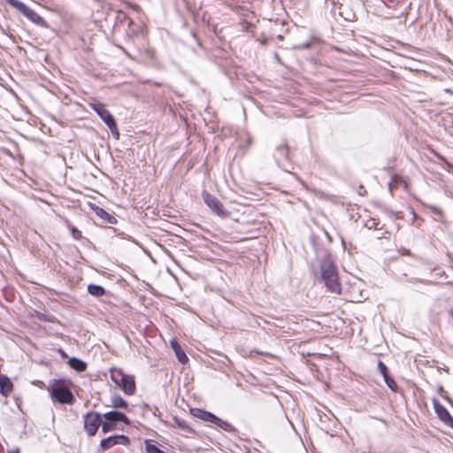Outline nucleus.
Here are the masks:
<instances>
[{
	"label": "nucleus",
	"mask_w": 453,
	"mask_h": 453,
	"mask_svg": "<svg viewBox=\"0 0 453 453\" xmlns=\"http://www.w3.org/2000/svg\"><path fill=\"white\" fill-rule=\"evenodd\" d=\"M71 380L59 379L54 380L48 388L51 399L61 404H73L75 397L71 390Z\"/></svg>",
	"instance_id": "f257e3e1"
},
{
	"label": "nucleus",
	"mask_w": 453,
	"mask_h": 453,
	"mask_svg": "<svg viewBox=\"0 0 453 453\" xmlns=\"http://www.w3.org/2000/svg\"><path fill=\"white\" fill-rule=\"evenodd\" d=\"M320 269L322 280L327 289L332 293L340 294L342 288L335 265L330 260H324Z\"/></svg>",
	"instance_id": "f03ea898"
},
{
	"label": "nucleus",
	"mask_w": 453,
	"mask_h": 453,
	"mask_svg": "<svg viewBox=\"0 0 453 453\" xmlns=\"http://www.w3.org/2000/svg\"><path fill=\"white\" fill-rule=\"evenodd\" d=\"M111 379L114 384L121 388L127 395H133L136 391L134 376L126 374L120 368H111L110 370Z\"/></svg>",
	"instance_id": "7ed1b4c3"
},
{
	"label": "nucleus",
	"mask_w": 453,
	"mask_h": 453,
	"mask_svg": "<svg viewBox=\"0 0 453 453\" xmlns=\"http://www.w3.org/2000/svg\"><path fill=\"white\" fill-rule=\"evenodd\" d=\"M190 413L193 417L199 418L203 421L213 424L216 427H219L226 432L232 433L234 431V427L229 422L218 418L213 413L207 411L200 408L190 409Z\"/></svg>",
	"instance_id": "20e7f679"
},
{
	"label": "nucleus",
	"mask_w": 453,
	"mask_h": 453,
	"mask_svg": "<svg viewBox=\"0 0 453 453\" xmlns=\"http://www.w3.org/2000/svg\"><path fill=\"white\" fill-rule=\"evenodd\" d=\"M5 2L36 26L41 27H49L47 21L42 16H40L36 12L32 10L24 3L19 0H5Z\"/></svg>",
	"instance_id": "39448f33"
},
{
	"label": "nucleus",
	"mask_w": 453,
	"mask_h": 453,
	"mask_svg": "<svg viewBox=\"0 0 453 453\" xmlns=\"http://www.w3.org/2000/svg\"><path fill=\"white\" fill-rule=\"evenodd\" d=\"M104 421H102V431L104 434L117 429V423L123 422L126 425L130 423L127 416L120 411H111L104 414Z\"/></svg>",
	"instance_id": "423d86ee"
},
{
	"label": "nucleus",
	"mask_w": 453,
	"mask_h": 453,
	"mask_svg": "<svg viewBox=\"0 0 453 453\" xmlns=\"http://www.w3.org/2000/svg\"><path fill=\"white\" fill-rule=\"evenodd\" d=\"M89 106L92 110H94L102 119V120L106 124V126L110 128L112 134H116V137L119 138V131L117 127L116 121L111 112L106 109L105 104L99 102L89 103Z\"/></svg>",
	"instance_id": "0eeeda50"
},
{
	"label": "nucleus",
	"mask_w": 453,
	"mask_h": 453,
	"mask_svg": "<svg viewBox=\"0 0 453 453\" xmlns=\"http://www.w3.org/2000/svg\"><path fill=\"white\" fill-rule=\"evenodd\" d=\"M84 429L88 436H94L102 426L101 415L96 411H88L83 417Z\"/></svg>",
	"instance_id": "6e6552de"
},
{
	"label": "nucleus",
	"mask_w": 453,
	"mask_h": 453,
	"mask_svg": "<svg viewBox=\"0 0 453 453\" xmlns=\"http://www.w3.org/2000/svg\"><path fill=\"white\" fill-rule=\"evenodd\" d=\"M202 196L205 204L218 216L226 217L227 211H226L223 203L214 196L207 191L202 193Z\"/></svg>",
	"instance_id": "1a4fd4ad"
},
{
	"label": "nucleus",
	"mask_w": 453,
	"mask_h": 453,
	"mask_svg": "<svg viewBox=\"0 0 453 453\" xmlns=\"http://www.w3.org/2000/svg\"><path fill=\"white\" fill-rule=\"evenodd\" d=\"M433 405L439 419L446 426L453 428V417L449 411L437 399L433 400Z\"/></svg>",
	"instance_id": "9d476101"
},
{
	"label": "nucleus",
	"mask_w": 453,
	"mask_h": 453,
	"mask_svg": "<svg viewBox=\"0 0 453 453\" xmlns=\"http://www.w3.org/2000/svg\"><path fill=\"white\" fill-rule=\"evenodd\" d=\"M117 444L128 446L130 444V440L127 436L119 434L104 438L100 441V446L104 450L109 449Z\"/></svg>",
	"instance_id": "9b49d317"
},
{
	"label": "nucleus",
	"mask_w": 453,
	"mask_h": 453,
	"mask_svg": "<svg viewBox=\"0 0 453 453\" xmlns=\"http://www.w3.org/2000/svg\"><path fill=\"white\" fill-rule=\"evenodd\" d=\"M89 207L96 214V216L103 219L104 222L109 224L117 223L116 218L113 215L110 214L108 211H106L104 209L94 203H89Z\"/></svg>",
	"instance_id": "f8f14e48"
},
{
	"label": "nucleus",
	"mask_w": 453,
	"mask_h": 453,
	"mask_svg": "<svg viewBox=\"0 0 453 453\" xmlns=\"http://www.w3.org/2000/svg\"><path fill=\"white\" fill-rule=\"evenodd\" d=\"M13 390V383L6 375H0V393L3 396H9Z\"/></svg>",
	"instance_id": "ddd939ff"
},
{
	"label": "nucleus",
	"mask_w": 453,
	"mask_h": 453,
	"mask_svg": "<svg viewBox=\"0 0 453 453\" xmlns=\"http://www.w3.org/2000/svg\"><path fill=\"white\" fill-rule=\"evenodd\" d=\"M171 347L173 349L179 362L183 365L187 364L188 361V357L186 355V353L183 351V349H181L179 342L175 340L171 341Z\"/></svg>",
	"instance_id": "4468645a"
},
{
	"label": "nucleus",
	"mask_w": 453,
	"mask_h": 453,
	"mask_svg": "<svg viewBox=\"0 0 453 453\" xmlns=\"http://www.w3.org/2000/svg\"><path fill=\"white\" fill-rule=\"evenodd\" d=\"M68 364L73 369L80 372H84L87 369V364L77 357H71Z\"/></svg>",
	"instance_id": "2eb2a0df"
},
{
	"label": "nucleus",
	"mask_w": 453,
	"mask_h": 453,
	"mask_svg": "<svg viewBox=\"0 0 453 453\" xmlns=\"http://www.w3.org/2000/svg\"><path fill=\"white\" fill-rule=\"evenodd\" d=\"M400 186H403L404 188H407V183L403 180V176H401L399 174H394L391 177V180L389 182L390 189L398 188Z\"/></svg>",
	"instance_id": "dca6fc26"
},
{
	"label": "nucleus",
	"mask_w": 453,
	"mask_h": 453,
	"mask_svg": "<svg viewBox=\"0 0 453 453\" xmlns=\"http://www.w3.org/2000/svg\"><path fill=\"white\" fill-rule=\"evenodd\" d=\"M88 292L94 296H96V297H100V296H103L105 295V289L99 286V285H96V284H89L88 286Z\"/></svg>",
	"instance_id": "f3484780"
},
{
	"label": "nucleus",
	"mask_w": 453,
	"mask_h": 453,
	"mask_svg": "<svg viewBox=\"0 0 453 453\" xmlns=\"http://www.w3.org/2000/svg\"><path fill=\"white\" fill-rule=\"evenodd\" d=\"M364 226H365V227H366L370 230L381 229V227H379L380 220L376 218L370 217V216L367 219H364Z\"/></svg>",
	"instance_id": "a211bd4d"
},
{
	"label": "nucleus",
	"mask_w": 453,
	"mask_h": 453,
	"mask_svg": "<svg viewBox=\"0 0 453 453\" xmlns=\"http://www.w3.org/2000/svg\"><path fill=\"white\" fill-rule=\"evenodd\" d=\"M111 404L114 408L127 409L128 403L120 395H114L111 398Z\"/></svg>",
	"instance_id": "6ab92c4d"
},
{
	"label": "nucleus",
	"mask_w": 453,
	"mask_h": 453,
	"mask_svg": "<svg viewBox=\"0 0 453 453\" xmlns=\"http://www.w3.org/2000/svg\"><path fill=\"white\" fill-rule=\"evenodd\" d=\"M173 421H174V424L181 430L183 431H187V432H192V428L190 427V426L188 425V423L184 420V419H181L179 417H174L173 418Z\"/></svg>",
	"instance_id": "aec40b11"
},
{
	"label": "nucleus",
	"mask_w": 453,
	"mask_h": 453,
	"mask_svg": "<svg viewBox=\"0 0 453 453\" xmlns=\"http://www.w3.org/2000/svg\"><path fill=\"white\" fill-rule=\"evenodd\" d=\"M426 207L433 214L436 215L441 221H443V219H444V212H443V211L441 208H439V207H437L435 205H432V204H426Z\"/></svg>",
	"instance_id": "412c9836"
},
{
	"label": "nucleus",
	"mask_w": 453,
	"mask_h": 453,
	"mask_svg": "<svg viewBox=\"0 0 453 453\" xmlns=\"http://www.w3.org/2000/svg\"><path fill=\"white\" fill-rule=\"evenodd\" d=\"M145 450L146 453H165L149 440L145 441Z\"/></svg>",
	"instance_id": "4be33fe9"
},
{
	"label": "nucleus",
	"mask_w": 453,
	"mask_h": 453,
	"mask_svg": "<svg viewBox=\"0 0 453 453\" xmlns=\"http://www.w3.org/2000/svg\"><path fill=\"white\" fill-rule=\"evenodd\" d=\"M66 223H67V226L72 234L73 238L77 241L81 240L82 238L81 231H80L74 226H73L68 220L66 221Z\"/></svg>",
	"instance_id": "5701e85b"
},
{
	"label": "nucleus",
	"mask_w": 453,
	"mask_h": 453,
	"mask_svg": "<svg viewBox=\"0 0 453 453\" xmlns=\"http://www.w3.org/2000/svg\"><path fill=\"white\" fill-rule=\"evenodd\" d=\"M384 380H385V382L387 383L388 387L392 389L393 391H396L397 389V385L395 383V381L390 378L388 375H386L384 377Z\"/></svg>",
	"instance_id": "b1692460"
},
{
	"label": "nucleus",
	"mask_w": 453,
	"mask_h": 453,
	"mask_svg": "<svg viewBox=\"0 0 453 453\" xmlns=\"http://www.w3.org/2000/svg\"><path fill=\"white\" fill-rule=\"evenodd\" d=\"M378 366L380 368V372L382 373V375L384 377L386 375H388V368H387V366L385 365V364L383 362L380 361L379 364H378Z\"/></svg>",
	"instance_id": "393cba45"
},
{
	"label": "nucleus",
	"mask_w": 453,
	"mask_h": 453,
	"mask_svg": "<svg viewBox=\"0 0 453 453\" xmlns=\"http://www.w3.org/2000/svg\"><path fill=\"white\" fill-rule=\"evenodd\" d=\"M358 194L360 196H365L367 194V191H366L365 188L363 185H360L358 187Z\"/></svg>",
	"instance_id": "a878e982"
},
{
	"label": "nucleus",
	"mask_w": 453,
	"mask_h": 453,
	"mask_svg": "<svg viewBox=\"0 0 453 453\" xmlns=\"http://www.w3.org/2000/svg\"><path fill=\"white\" fill-rule=\"evenodd\" d=\"M58 353L60 354V356H61L63 358H66V357H67V354L65 352V350H64V349H58Z\"/></svg>",
	"instance_id": "bb28decb"
},
{
	"label": "nucleus",
	"mask_w": 453,
	"mask_h": 453,
	"mask_svg": "<svg viewBox=\"0 0 453 453\" xmlns=\"http://www.w3.org/2000/svg\"><path fill=\"white\" fill-rule=\"evenodd\" d=\"M9 453H20L19 449H14L10 451Z\"/></svg>",
	"instance_id": "cd10ccee"
},
{
	"label": "nucleus",
	"mask_w": 453,
	"mask_h": 453,
	"mask_svg": "<svg viewBox=\"0 0 453 453\" xmlns=\"http://www.w3.org/2000/svg\"><path fill=\"white\" fill-rule=\"evenodd\" d=\"M388 1L391 2V3L398 2V0H388Z\"/></svg>",
	"instance_id": "c85d7f7f"
},
{
	"label": "nucleus",
	"mask_w": 453,
	"mask_h": 453,
	"mask_svg": "<svg viewBox=\"0 0 453 453\" xmlns=\"http://www.w3.org/2000/svg\"><path fill=\"white\" fill-rule=\"evenodd\" d=\"M279 39H280V40H282V39H283V36L280 35V36H279Z\"/></svg>",
	"instance_id": "c756f323"
},
{
	"label": "nucleus",
	"mask_w": 453,
	"mask_h": 453,
	"mask_svg": "<svg viewBox=\"0 0 453 453\" xmlns=\"http://www.w3.org/2000/svg\"><path fill=\"white\" fill-rule=\"evenodd\" d=\"M259 354H260V355H265V356L267 355V354L263 353V352H259Z\"/></svg>",
	"instance_id": "7c9ffc66"
}]
</instances>
